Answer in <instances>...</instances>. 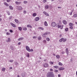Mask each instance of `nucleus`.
Returning <instances> with one entry per match:
<instances>
[{
	"instance_id": "55",
	"label": "nucleus",
	"mask_w": 77,
	"mask_h": 77,
	"mask_svg": "<svg viewBox=\"0 0 77 77\" xmlns=\"http://www.w3.org/2000/svg\"><path fill=\"white\" fill-rule=\"evenodd\" d=\"M43 42H44V43H45V42H46V40H44L43 41Z\"/></svg>"
},
{
	"instance_id": "20",
	"label": "nucleus",
	"mask_w": 77,
	"mask_h": 77,
	"mask_svg": "<svg viewBox=\"0 0 77 77\" xmlns=\"http://www.w3.org/2000/svg\"><path fill=\"white\" fill-rule=\"evenodd\" d=\"M6 42H11V39H10V38H8V40H7Z\"/></svg>"
},
{
	"instance_id": "59",
	"label": "nucleus",
	"mask_w": 77,
	"mask_h": 77,
	"mask_svg": "<svg viewBox=\"0 0 77 77\" xmlns=\"http://www.w3.org/2000/svg\"><path fill=\"white\" fill-rule=\"evenodd\" d=\"M13 61H14L13 60H10V61L11 62H12Z\"/></svg>"
},
{
	"instance_id": "14",
	"label": "nucleus",
	"mask_w": 77,
	"mask_h": 77,
	"mask_svg": "<svg viewBox=\"0 0 77 77\" xmlns=\"http://www.w3.org/2000/svg\"><path fill=\"white\" fill-rule=\"evenodd\" d=\"M10 24L13 27H15V26H16L15 24L12 23H11Z\"/></svg>"
},
{
	"instance_id": "13",
	"label": "nucleus",
	"mask_w": 77,
	"mask_h": 77,
	"mask_svg": "<svg viewBox=\"0 0 77 77\" xmlns=\"http://www.w3.org/2000/svg\"><path fill=\"white\" fill-rule=\"evenodd\" d=\"M55 26H56V27H57L58 28H60V25L59 23L57 24Z\"/></svg>"
},
{
	"instance_id": "9",
	"label": "nucleus",
	"mask_w": 77,
	"mask_h": 77,
	"mask_svg": "<svg viewBox=\"0 0 77 77\" xmlns=\"http://www.w3.org/2000/svg\"><path fill=\"white\" fill-rule=\"evenodd\" d=\"M43 13L44 14H45L46 16H49V14H48L46 13L45 11L43 12Z\"/></svg>"
},
{
	"instance_id": "6",
	"label": "nucleus",
	"mask_w": 77,
	"mask_h": 77,
	"mask_svg": "<svg viewBox=\"0 0 77 77\" xmlns=\"http://www.w3.org/2000/svg\"><path fill=\"white\" fill-rule=\"evenodd\" d=\"M26 50H27V51H29V50H30V48H29V47L27 46H26Z\"/></svg>"
},
{
	"instance_id": "54",
	"label": "nucleus",
	"mask_w": 77,
	"mask_h": 77,
	"mask_svg": "<svg viewBox=\"0 0 77 77\" xmlns=\"http://www.w3.org/2000/svg\"><path fill=\"white\" fill-rule=\"evenodd\" d=\"M61 54H65V52L64 51H63L62 52H61Z\"/></svg>"
},
{
	"instance_id": "62",
	"label": "nucleus",
	"mask_w": 77,
	"mask_h": 77,
	"mask_svg": "<svg viewBox=\"0 0 77 77\" xmlns=\"http://www.w3.org/2000/svg\"><path fill=\"white\" fill-rule=\"evenodd\" d=\"M74 9H73L72 10V11H71V12H74Z\"/></svg>"
},
{
	"instance_id": "2",
	"label": "nucleus",
	"mask_w": 77,
	"mask_h": 77,
	"mask_svg": "<svg viewBox=\"0 0 77 77\" xmlns=\"http://www.w3.org/2000/svg\"><path fill=\"white\" fill-rule=\"evenodd\" d=\"M50 33L48 32H46L42 36L43 38H46V35H48V34H50Z\"/></svg>"
},
{
	"instance_id": "45",
	"label": "nucleus",
	"mask_w": 77,
	"mask_h": 77,
	"mask_svg": "<svg viewBox=\"0 0 77 77\" xmlns=\"http://www.w3.org/2000/svg\"><path fill=\"white\" fill-rule=\"evenodd\" d=\"M54 72H58V70H54Z\"/></svg>"
},
{
	"instance_id": "8",
	"label": "nucleus",
	"mask_w": 77,
	"mask_h": 77,
	"mask_svg": "<svg viewBox=\"0 0 77 77\" xmlns=\"http://www.w3.org/2000/svg\"><path fill=\"white\" fill-rule=\"evenodd\" d=\"M25 75H26V72H23L21 74V76H22V77H24Z\"/></svg>"
},
{
	"instance_id": "64",
	"label": "nucleus",
	"mask_w": 77,
	"mask_h": 77,
	"mask_svg": "<svg viewBox=\"0 0 77 77\" xmlns=\"http://www.w3.org/2000/svg\"><path fill=\"white\" fill-rule=\"evenodd\" d=\"M60 76H61L59 74V75H58V77H60Z\"/></svg>"
},
{
	"instance_id": "50",
	"label": "nucleus",
	"mask_w": 77,
	"mask_h": 77,
	"mask_svg": "<svg viewBox=\"0 0 77 77\" xmlns=\"http://www.w3.org/2000/svg\"><path fill=\"white\" fill-rule=\"evenodd\" d=\"M50 64H51V65H53V62H50Z\"/></svg>"
},
{
	"instance_id": "28",
	"label": "nucleus",
	"mask_w": 77,
	"mask_h": 77,
	"mask_svg": "<svg viewBox=\"0 0 77 77\" xmlns=\"http://www.w3.org/2000/svg\"><path fill=\"white\" fill-rule=\"evenodd\" d=\"M38 29H41V30H44V28L43 27H39L38 28Z\"/></svg>"
},
{
	"instance_id": "10",
	"label": "nucleus",
	"mask_w": 77,
	"mask_h": 77,
	"mask_svg": "<svg viewBox=\"0 0 77 77\" xmlns=\"http://www.w3.org/2000/svg\"><path fill=\"white\" fill-rule=\"evenodd\" d=\"M63 24H64L65 25V24H67V22L65 20H63Z\"/></svg>"
},
{
	"instance_id": "30",
	"label": "nucleus",
	"mask_w": 77,
	"mask_h": 77,
	"mask_svg": "<svg viewBox=\"0 0 77 77\" xmlns=\"http://www.w3.org/2000/svg\"><path fill=\"white\" fill-rule=\"evenodd\" d=\"M41 39H42V37H41L39 36L38 38V40H41Z\"/></svg>"
},
{
	"instance_id": "63",
	"label": "nucleus",
	"mask_w": 77,
	"mask_h": 77,
	"mask_svg": "<svg viewBox=\"0 0 77 77\" xmlns=\"http://www.w3.org/2000/svg\"><path fill=\"white\" fill-rule=\"evenodd\" d=\"M12 69V67H10V69Z\"/></svg>"
},
{
	"instance_id": "53",
	"label": "nucleus",
	"mask_w": 77,
	"mask_h": 77,
	"mask_svg": "<svg viewBox=\"0 0 77 77\" xmlns=\"http://www.w3.org/2000/svg\"><path fill=\"white\" fill-rule=\"evenodd\" d=\"M26 56L28 57H29V54H28Z\"/></svg>"
},
{
	"instance_id": "3",
	"label": "nucleus",
	"mask_w": 77,
	"mask_h": 77,
	"mask_svg": "<svg viewBox=\"0 0 77 77\" xmlns=\"http://www.w3.org/2000/svg\"><path fill=\"white\" fill-rule=\"evenodd\" d=\"M66 51L67 56H68V54H69V51H68V48H66Z\"/></svg>"
},
{
	"instance_id": "48",
	"label": "nucleus",
	"mask_w": 77,
	"mask_h": 77,
	"mask_svg": "<svg viewBox=\"0 0 77 77\" xmlns=\"http://www.w3.org/2000/svg\"><path fill=\"white\" fill-rule=\"evenodd\" d=\"M60 29H63V26L60 25Z\"/></svg>"
},
{
	"instance_id": "33",
	"label": "nucleus",
	"mask_w": 77,
	"mask_h": 77,
	"mask_svg": "<svg viewBox=\"0 0 77 77\" xmlns=\"http://www.w3.org/2000/svg\"><path fill=\"white\" fill-rule=\"evenodd\" d=\"M69 26H73V23H69Z\"/></svg>"
},
{
	"instance_id": "34",
	"label": "nucleus",
	"mask_w": 77,
	"mask_h": 77,
	"mask_svg": "<svg viewBox=\"0 0 77 77\" xmlns=\"http://www.w3.org/2000/svg\"><path fill=\"white\" fill-rule=\"evenodd\" d=\"M18 29L20 30V31H21L22 30V28L21 27H18Z\"/></svg>"
},
{
	"instance_id": "43",
	"label": "nucleus",
	"mask_w": 77,
	"mask_h": 77,
	"mask_svg": "<svg viewBox=\"0 0 77 77\" xmlns=\"http://www.w3.org/2000/svg\"><path fill=\"white\" fill-rule=\"evenodd\" d=\"M10 48L11 50H14V47H13L11 46L10 47Z\"/></svg>"
},
{
	"instance_id": "42",
	"label": "nucleus",
	"mask_w": 77,
	"mask_h": 77,
	"mask_svg": "<svg viewBox=\"0 0 77 77\" xmlns=\"http://www.w3.org/2000/svg\"><path fill=\"white\" fill-rule=\"evenodd\" d=\"M23 3L24 4H27V2L26 1H24Z\"/></svg>"
},
{
	"instance_id": "17",
	"label": "nucleus",
	"mask_w": 77,
	"mask_h": 77,
	"mask_svg": "<svg viewBox=\"0 0 77 77\" xmlns=\"http://www.w3.org/2000/svg\"><path fill=\"white\" fill-rule=\"evenodd\" d=\"M44 24L45 26H48V24H47V21H45L44 22Z\"/></svg>"
},
{
	"instance_id": "16",
	"label": "nucleus",
	"mask_w": 77,
	"mask_h": 77,
	"mask_svg": "<svg viewBox=\"0 0 77 77\" xmlns=\"http://www.w3.org/2000/svg\"><path fill=\"white\" fill-rule=\"evenodd\" d=\"M64 68L60 67L59 68V70H60V71H62V70H64Z\"/></svg>"
},
{
	"instance_id": "26",
	"label": "nucleus",
	"mask_w": 77,
	"mask_h": 77,
	"mask_svg": "<svg viewBox=\"0 0 77 77\" xmlns=\"http://www.w3.org/2000/svg\"><path fill=\"white\" fill-rule=\"evenodd\" d=\"M7 13L8 14V15H10V13L9 12V11H6Z\"/></svg>"
},
{
	"instance_id": "21",
	"label": "nucleus",
	"mask_w": 77,
	"mask_h": 77,
	"mask_svg": "<svg viewBox=\"0 0 77 77\" xmlns=\"http://www.w3.org/2000/svg\"><path fill=\"white\" fill-rule=\"evenodd\" d=\"M14 21H15V22L16 23H19V21H18V20L17 19H15L14 20Z\"/></svg>"
},
{
	"instance_id": "18",
	"label": "nucleus",
	"mask_w": 77,
	"mask_h": 77,
	"mask_svg": "<svg viewBox=\"0 0 77 77\" xmlns=\"http://www.w3.org/2000/svg\"><path fill=\"white\" fill-rule=\"evenodd\" d=\"M27 27H29L30 29L32 28V26L30 25H27Z\"/></svg>"
},
{
	"instance_id": "25",
	"label": "nucleus",
	"mask_w": 77,
	"mask_h": 77,
	"mask_svg": "<svg viewBox=\"0 0 77 77\" xmlns=\"http://www.w3.org/2000/svg\"><path fill=\"white\" fill-rule=\"evenodd\" d=\"M4 4L5 5H6V6H7V7L9 6V5L8 4H7V3H6V2H5Z\"/></svg>"
},
{
	"instance_id": "39",
	"label": "nucleus",
	"mask_w": 77,
	"mask_h": 77,
	"mask_svg": "<svg viewBox=\"0 0 77 77\" xmlns=\"http://www.w3.org/2000/svg\"><path fill=\"white\" fill-rule=\"evenodd\" d=\"M63 38H62L60 39V40L59 41L60 42H62V41H63Z\"/></svg>"
},
{
	"instance_id": "23",
	"label": "nucleus",
	"mask_w": 77,
	"mask_h": 77,
	"mask_svg": "<svg viewBox=\"0 0 77 77\" xmlns=\"http://www.w3.org/2000/svg\"><path fill=\"white\" fill-rule=\"evenodd\" d=\"M73 17H74V18H75V17H77V14H75L73 15Z\"/></svg>"
},
{
	"instance_id": "44",
	"label": "nucleus",
	"mask_w": 77,
	"mask_h": 77,
	"mask_svg": "<svg viewBox=\"0 0 77 77\" xmlns=\"http://www.w3.org/2000/svg\"><path fill=\"white\" fill-rule=\"evenodd\" d=\"M6 34L7 35H11V34L8 32H7L6 33Z\"/></svg>"
},
{
	"instance_id": "31",
	"label": "nucleus",
	"mask_w": 77,
	"mask_h": 77,
	"mask_svg": "<svg viewBox=\"0 0 77 77\" xmlns=\"http://www.w3.org/2000/svg\"><path fill=\"white\" fill-rule=\"evenodd\" d=\"M5 70H6V69L5 68H2V71H5Z\"/></svg>"
},
{
	"instance_id": "12",
	"label": "nucleus",
	"mask_w": 77,
	"mask_h": 77,
	"mask_svg": "<svg viewBox=\"0 0 77 77\" xmlns=\"http://www.w3.org/2000/svg\"><path fill=\"white\" fill-rule=\"evenodd\" d=\"M15 3L17 5H20V4H21V2H16Z\"/></svg>"
},
{
	"instance_id": "11",
	"label": "nucleus",
	"mask_w": 77,
	"mask_h": 77,
	"mask_svg": "<svg viewBox=\"0 0 77 77\" xmlns=\"http://www.w3.org/2000/svg\"><path fill=\"white\" fill-rule=\"evenodd\" d=\"M39 17H37L35 18V20L36 21H39Z\"/></svg>"
},
{
	"instance_id": "27",
	"label": "nucleus",
	"mask_w": 77,
	"mask_h": 77,
	"mask_svg": "<svg viewBox=\"0 0 77 77\" xmlns=\"http://www.w3.org/2000/svg\"><path fill=\"white\" fill-rule=\"evenodd\" d=\"M32 15L33 17H35V16H36V13H33L32 14Z\"/></svg>"
},
{
	"instance_id": "57",
	"label": "nucleus",
	"mask_w": 77,
	"mask_h": 77,
	"mask_svg": "<svg viewBox=\"0 0 77 77\" xmlns=\"http://www.w3.org/2000/svg\"><path fill=\"white\" fill-rule=\"evenodd\" d=\"M33 39H36V37H35V36H33Z\"/></svg>"
},
{
	"instance_id": "22",
	"label": "nucleus",
	"mask_w": 77,
	"mask_h": 77,
	"mask_svg": "<svg viewBox=\"0 0 77 77\" xmlns=\"http://www.w3.org/2000/svg\"><path fill=\"white\" fill-rule=\"evenodd\" d=\"M45 9H48L49 8V6L48 5H46L45 6Z\"/></svg>"
},
{
	"instance_id": "35",
	"label": "nucleus",
	"mask_w": 77,
	"mask_h": 77,
	"mask_svg": "<svg viewBox=\"0 0 77 77\" xmlns=\"http://www.w3.org/2000/svg\"><path fill=\"white\" fill-rule=\"evenodd\" d=\"M58 64L59 65H61V66H62V65H63V64H62V63L60 62Z\"/></svg>"
},
{
	"instance_id": "41",
	"label": "nucleus",
	"mask_w": 77,
	"mask_h": 77,
	"mask_svg": "<svg viewBox=\"0 0 77 77\" xmlns=\"http://www.w3.org/2000/svg\"><path fill=\"white\" fill-rule=\"evenodd\" d=\"M20 60H21V61H23V58L22 57H21Z\"/></svg>"
},
{
	"instance_id": "49",
	"label": "nucleus",
	"mask_w": 77,
	"mask_h": 77,
	"mask_svg": "<svg viewBox=\"0 0 77 77\" xmlns=\"http://www.w3.org/2000/svg\"><path fill=\"white\" fill-rule=\"evenodd\" d=\"M12 16H10L9 17V20H11V19H12Z\"/></svg>"
},
{
	"instance_id": "36",
	"label": "nucleus",
	"mask_w": 77,
	"mask_h": 77,
	"mask_svg": "<svg viewBox=\"0 0 77 77\" xmlns=\"http://www.w3.org/2000/svg\"><path fill=\"white\" fill-rule=\"evenodd\" d=\"M54 68H56V69H57L58 68V66H54Z\"/></svg>"
},
{
	"instance_id": "38",
	"label": "nucleus",
	"mask_w": 77,
	"mask_h": 77,
	"mask_svg": "<svg viewBox=\"0 0 77 77\" xmlns=\"http://www.w3.org/2000/svg\"><path fill=\"white\" fill-rule=\"evenodd\" d=\"M23 30H27V28L26 27H23Z\"/></svg>"
},
{
	"instance_id": "58",
	"label": "nucleus",
	"mask_w": 77,
	"mask_h": 77,
	"mask_svg": "<svg viewBox=\"0 0 77 77\" xmlns=\"http://www.w3.org/2000/svg\"><path fill=\"white\" fill-rule=\"evenodd\" d=\"M57 8L58 9H61V7H57Z\"/></svg>"
},
{
	"instance_id": "61",
	"label": "nucleus",
	"mask_w": 77,
	"mask_h": 77,
	"mask_svg": "<svg viewBox=\"0 0 77 77\" xmlns=\"http://www.w3.org/2000/svg\"><path fill=\"white\" fill-rule=\"evenodd\" d=\"M21 44V42H20L18 43V45H20Z\"/></svg>"
},
{
	"instance_id": "40",
	"label": "nucleus",
	"mask_w": 77,
	"mask_h": 77,
	"mask_svg": "<svg viewBox=\"0 0 77 77\" xmlns=\"http://www.w3.org/2000/svg\"><path fill=\"white\" fill-rule=\"evenodd\" d=\"M68 31V28H66L65 29V31H66V32H67Z\"/></svg>"
},
{
	"instance_id": "56",
	"label": "nucleus",
	"mask_w": 77,
	"mask_h": 77,
	"mask_svg": "<svg viewBox=\"0 0 77 77\" xmlns=\"http://www.w3.org/2000/svg\"><path fill=\"white\" fill-rule=\"evenodd\" d=\"M47 2V0H43V2L44 3H45V2Z\"/></svg>"
},
{
	"instance_id": "37",
	"label": "nucleus",
	"mask_w": 77,
	"mask_h": 77,
	"mask_svg": "<svg viewBox=\"0 0 77 77\" xmlns=\"http://www.w3.org/2000/svg\"><path fill=\"white\" fill-rule=\"evenodd\" d=\"M46 39L47 41H50V39L48 38H47Z\"/></svg>"
},
{
	"instance_id": "51",
	"label": "nucleus",
	"mask_w": 77,
	"mask_h": 77,
	"mask_svg": "<svg viewBox=\"0 0 77 77\" xmlns=\"http://www.w3.org/2000/svg\"><path fill=\"white\" fill-rule=\"evenodd\" d=\"M10 32H11V33H12V32H13V31L11 29H10Z\"/></svg>"
},
{
	"instance_id": "1",
	"label": "nucleus",
	"mask_w": 77,
	"mask_h": 77,
	"mask_svg": "<svg viewBox=\"0 0 77 77\" xmlns=\"http://www.w3.org/2000/svg\"><path fill=\"white\" fill-rule=\"evenodd\" d=\"M47 77H54L53 72H49L47 74Z\"/></svg>"
},
{
	"instance_id": "4",
	"label": "nucleus",
	"mask_w": 77,
	"mask_h": 77,
	"mask_svg": "<svg viewBox=\"0 0 77 77\" xmlns=\"http://www.w3.org/2000/svg\"><path fill=\"white\" fill-rule=\"evenodd\" d=\"M51 25L52 26L55 27V26H56V23L53 22L51 23Z\"/></svg>"
},
{
	"instance_id": "32",
	"label": "nucleus",
	"mask_w": 77,
	"mask_h": 77,
	"mask_svg": "<svg viewBox=\"0 0 77 77\" xmlns=\"http://www.w3.org/2000/svg\"><path fill=\"white\" fill-rule=\"evenodd\" d=\"M33 51V49H30L29 50V52H30L31 51Z\"/></svg>"
},
{
	"instance_id": "60",
	"label": "nucleus",
	"mask_w": 77,
	"mask_h": 77,
	"mask_svg": "<svg viewBox=\"0 0 77 77\" xmlns=\"http://www.w3.org/2000/svg\"><path fill=\"white\" fill-rule=\"evenodd\" d=\"M7 0V2H10V0Z\"/></svg>"
},
{
	"instance_id": "15",
	"label": "nucleus",
	"mask_w": 77,
	"mask_h": 77,
	"mask_svg": "<svg viewBox=\"0 0 77 77\" xmlns=\"http://www.w3.org/2000/svg\"><path fill=\"white\" fill-rule=\"evenodd\" d=\"M24 39V38L23 37H21L20 38H19L18 39V41H22V40H23Z\"/></svg>"
},
{
	"instance_id": "5",
	"label": "nucleus",
	"mask_w": 77,
	"mask_h": 77,
	"mask_svg": "<svg viewBox=\"0 0 77 77\" xmlns=\"http://www.w3.org/2000/svg\"><path fill=\"white\" fill-rule=\"evenodd\" d=\"M18 10L19 11H21V10L23 9V8H22V7H21V6H19L18 7Z\"/></svg>"
},
{
	"instance_id": "52",
	"label": "nucleus",
	"mask_w": 77,
	"mask_h": 77,
	"mask_svg": "<svg viewBox=\"0 0 77 77\" xmlns=\"http://www.w3.org/2000/svg\"><path fill=\"white\" fill-rule=\"evenodd\" d=\"M26 10L24 11H23V13L25 14H26Z\"/></svg>"
},
{
	"instance_id": "47",
	"label": "nucleus",
	"mask_w": 77,
	"mask_h": 77,
	"mask_svg": "<svg viewBox=\"0 0 77 77\" xmlns=\"http://www.w3.org/2000/svg\"><path fill=\"white\" fill-rule=\"evenodd\" d=\"M69 28V29H73V27L72 26H70Z\"/></svg>"
},
{
	"instance_id": "19",
	"label": "nucleus",
	"mask_w": 77,
	"mask_h": 77,
	"mask_svg": "<svg viewBox=\"0 0 77 77\" xmlns=\"http://www.w3.org/2000/svg\"><path fill=\"white\" fill-rule=\"evenodd\" d=\"M9 8V9L11 10H13V9H14V8H13V7H12L11 6H10Z\"/></svg>"
},
{
	"instance_id": "29",
	"label": "nucleus",
	"mask_w": 77,
	"mask_h": 77,
	"mask_svg": "<svg viewBox=\"0 0 77 77\" xmlns=\"http://www.w3.org/2000/svg\"><path fill=\"white\" fill-rule=\"evenodd\" d=\"M63 42H65L66 41V38L64 39L63 38Z\"/></svg>"
},
{
	"instance_id": "7",
	"label": "nucleus",
	"mask_w": 77,
	"mask_h": 77,
	"mask_svg": "<svg viewBox=\"0 0 77 77\" xmlns=\"http://www.w3.org/2000/svg\"><path fill=\"white\" fill-rule=\"evenodd\" d=\"M44 66L45 68H47V67L48 66V64L46 63L44 64Z\"/></svg>"
},
{
	"instance_id": "24",
	"label": "nucleus",
	"mask_w": 77,
	"mask_h": 77,
	"mask_svg": "<svg viewBox=\"0 0 77 77\" xmlns=\"http://www.w3.org/2000/svg\"><path fill=\"white\" fill-rule=\"evenodd\" d=\"M56 57L57 59H59V58H60V56L58 55H57Z\"/></svg>"
},
{
	"instance_id": "46",
	"label": "nucleus",
	"mask_w": 77,
	"mask_h": 77,
	"mask_svg": "<svg viewBox=\"0 0 77 77\" xmlns=\"http://www.w3.org/2000/svg\"><path fill=\"white\" fill-rule=\"evenodd\" d=\"M15 64L16 65H18V63H17V62H16L15 63Z\"/></svg>"
}]
</instances>
